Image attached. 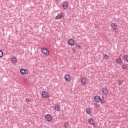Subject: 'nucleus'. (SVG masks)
Masks as SVG:
<instances>
[{"label": "nucleus", "mask_w": 128, "mask_h": 128, "mask_svg": "<svg viewBox=\"0 0 128 128\" xmlns=\"http://www.w3.org/2000/svg\"><path fill=\"white\" fill-rule=\"evenodd\" d=\"M62 8L64 10H66L67 8H68V2H64L62 4Z\"/></svg>", "instance_id": "nucleus-9"}, {"label": "nucleus", "mask_w": 128, "mask_h": 128, "mask_svg": "<svg viewBox=\"0 0 128 128\" xmlns=\"http://www.w3.org/2000/svg\"><path fill=\"white\" fill-rule=\"evenodd\" d=\"M12 62H13V64H16L17 61H16V58L14 57L13 58H12L11 60Z\"/></svg>", "instance_id": "nucleus-14"}, {"label": "nucleus", "mask_w": 128, "mask_h": 128, "mask_svg": "<svg viewBox=\"0 0 128 128\" xmlns=\"http://www.w3.org/2000/svg\"><path fill=\"white\" fill-rule=\"evenodd\" d=\"M41 52L44 54H45V56H48L50 54V52H48V50L46 49V48H41Z\"/></svg>", "instance_id": "nucleus-1"}, {"label": "nucleus", "mask_w": 128, "mask_h": 128, "mask_svg": "<svg viewBox=\"0 0 128 128\" xmlns=\"http://www.w3.org/2000/svg\"><path fill=\"white\" fill-rule=\"evenodd\" d=\"M55 110L57 112H60V106L58 105H56L55 106Z\"/></svg>", "instance_id": "nucleus-13"}, {"label": "nucleus", "mask_w": 128, "mask_h": 128, "mask_svg": "<svg viewBox=\"0 0 128 128\" xmlns=\"http://www.w3.org/2000/svg\"><path fill=\"white\" fill-rule=\"evenodd\" d=\"M75 42H76L74 39H70L68 41V44L69 46H74Z\"/></svg>", "instance_id": "nucleus-3"}, {"label": "nucleus", "mask_w": 128, "mask_h": 128, "mask_svg": "<svg viewBox=\"0 0 128 128\" xmlns=\"http://www.w3.org/2000/svg\"><path fill=\"white\" fill-rule=\"evenodd\" d=\"M118 84L119 86H122V82H121L120 80H119V81L118 82Z\"/></svg>", "instance_id": "nucleus-24"}, {"label": "nucleus", "mask_w": 128, "mask_h": 128, "mask_svg": "<svg viewBox=\"0 0 128 128\" xmlns=\"http://www.w3.org/2000/svg\"><path fill=\"white\" fill-rule=\"evenodd\" d=\"M2 56H4V52H2V50H0V58H2Z\"/></svg>", "instance_id": "nucleus-22"}, {"label": "nucleus", "mask_w": 128, "mask_h": 128, "mask_svg": "<svg viewBox=\"0 0 128 128\" xmlns=\"http://www.w3.org/2000/svg\"><path fill=\"white\" fill-rule=\"evenodd\" d=\"M60 18H62V16H56V20H60Z\"/></svg>", "instance_id": "nucleus-25"}, {"label": "nucleus", "mask_w": 128, "mask_h": 128, "mask_svg": "<svg viewBox=\"0 0 128 128\" xmlns=\"http://www.w3.org/2000/svg\"><path fill=\"white\" fill-rule=\"evenodd\" d=\"M124 59L125 62H128V55H125L124 56Z\"/></svg>", "instance_id": "nucleus-15"}, {"label": "nucleus", "mask_w": 128, "mask_h": 128, "mask_svg": "<svg viewBox=\"0 0 128 128\" xmlns=\"http://www.w3.org/2000/svg\"><path fill=\"white\" fill-rule=\"evenodd\" d=\"M64 126L66 128H68L70 126V124H68V122H66L64 124Z\"/></svg>", "instance_id": "nucleus-19"}, {"label": "nucleus", "mask_w": 128, "mask_h": 128, "mask_svg": "<svg viewBox=\"0 0 128 128\" xmlns=\"http://www.w3.org/2000/svg\"><path fill=\"white\" fill-rule=\"evenodd\" d=\"M100 98H102L100 96H96L94 98V100L96 102H100Z\"/></svg>", "instance_id": "nucleus-2"}, {"label": "nucleus", "mask_w": 128, "mask_h": 128, "mask_svg": "<svg viewBox=\"0 0 128 128\" xmlns=\"http://www.w3.org/2000/svg\"><path fill=\"white\" fill-rule=\"evenodd\" d=\"M20 72L22 74H28V70L24 68L20 70Z\"/></svg>", "instance_id": "nucleus-8"}, {"label": "nucleus", "mask_w": 128, "mask_h": 128, "mask_svg": "<svg viewBox=\"0 0 128 128\" xmlns=\"http://www.w3.org/2000/svg\"><path fill=\"white\" fill-rule=\"evenodd\" d=\"M56 16H64V13H60L58 14Z\"/></svg>", "instance_id": "nucleus-21"}, {"label": "nucleus", "mask_w": 128, "mask_h": 128, "mask_svg": "<svg viewBox=\"0 0 128 128\" xmlns=\"http://www.w3.org/2000/svg\"><path fill=\"white\" fill-rule=\"evenodd\" d=\"M110 26L113 30H116V24L112 23Z\"/></svg>", "instance_id": "nucleus-11"}, {"label": "nucleus", "mask_w": 128, "mask_h": 128, "mask_svg": "<svg viewBox=\"0 0 128 128\" xmlns=\"http://www.w3.org/2000/svg\"><path fill=\"white\" fill-rule=\"evenodd\" d=\"M42 98H49L48 93H47L46 92H43L42 94Z\"/></svg>", "instance_id": "nucleus-5"}, {"label": "nucleus", "mask_w": 128, "mask_h": 128, "mask_svg": "<svg viewBox=\"0 0 128 128\" xmlns=\"http://www.w3.org/2000/svg\"><path fill=\"white\" fill-rule=\"evenodd\" d=\"M96 103L95 104V105L96 106V108H98V106H96Z\"/></svg>", "instance_id": "nucleus-29"}, {"label": "nucleus", "mask_w": 128, "mask_h": 128, "mask_svg": "<svg viewBox=\"0 0 128 128\" xmlns=\"http://www.w3.org/2000/svg\"><path fill=\"white\" fill-rule=\"evenodd\" d=\"M122 68L124 70H126V68H128V66L124 63V64L122 66Z\"/></svg>", "instance_id": "nucleus-17"}, {"label": "nucleus", "mask_w": 128, "mask_h": 128, "mask_svg": "<svg viewBox=\"0 0 128 128\" xmlns=\"http://www.w3.org/2000/svg\"><path fill=\"white\" fill-rule=\"evenodd\" d=\"M81 82L82 84H86V78L85 77L82 78Z\"/></svg>", "instance_id": "nucleus-10"}, {"label": "nucleus", "mask_w": 128, "mask_h": 128, "mask_svg": "<svg viewBox=\"0 0 128 128\" xmlns=\"http://www.w3.org/2000/svg\"><path fill=\"white\" fill-rule=\"evenodd\" d=\"M72 50H73V52H76V50H74V48H72Z\"/></svg>", "instance_id": "nucleus-28"}, {"label": "nucleus", "mask_w": 128, "mask_h": 128, "mask_svg": "<svg viewBox=\"0 0 128 128\" xmlns=\"http://www.w3.org/2000/svg\"><path fill=\"white\" fill-rule=\"evenodd\" d=\"M64 80L66 82H70V80H72V78L70 77V76L68 75V74H66L64 76Z\"/></svg>", "instance_id": "nucleus-6"}, {"label": "nucleus", "mask_w": 128, "mask_h": 128, "mask_svg": "<svg viewBox=\"0 0 128 128\" xmlns=\"http://www.w3.org/2000/svg\"><path fill=\"white\" fill-rule=\"evenodd\" d=\"M88 123L90 124H94V119H92V118L89 119Z\"/></svg>", "instance_id": "nucleus-12"}, {"label": "nucleus", "mask_w": 128, "mask_h": 128, "mask_svg": "<svg viewBox=\"0 0 128 128\" xmlns=\"http://www.w3.org/2000/svg\"><path fill=\"white\" fill-rule=\"evenodd\" d=\"M104 56L105 60H108V58H110V57H108V56L106 54H105Z\"/></svg>", "instance_id": "nucleus-20"}, {"label": "nucleus", "mask_w": 128, "mask_h": 128, "mask_svg": "<svg viewBox=\"0 0 128 128\" xmlns=\"http://www.w3.org/2000/svg\"><path fill=\"white\" fill-rule=\"evenodd\" d=\"M116 62H117V64H122V59L120 58H117L116 60Z\"/></svg>", "instance_id": "nucleus-16"}, {"label": "nucleus", "mask_w": 128, "mask_h": 128, "mask_svg": "<svg viewBox=\"0 0 128 128\" xmlns=\"http://www.w3.org/2000/svg\"><path fill=\"white\" fill-rule=\"evenodd\" d=\"M52 116H50V114H46L45 116V120L47 121V122H50V120H52Z\"/></svg>", "instance_id": "nucleus-4"}, {"label": "nucleus", "mask_w": 128, "mask_h": 128, "mask_svg": "<svg viewBox=\"0 0 128 128\" xmlns=\"http://www.w3.org/2000/svg\"><path fill=\"white\" fill-rule=\"evenodd\" d=\"M90 108H88L86 110V114H90Z\"/></svg>", "instance_id": "nucleus-18"}, {"label": "nucleus", "mask_w": 128, "mask_h": 128, "mask_svg": "<svg viewBox=\"0 0 128 128\" xmlns=\"http://www.w3.org/2000/svg\"><path fill=\"white\" fill-rule=\"evenodd\" d=\"M100 102H101V104H104V102H106V100H104V98L103 99H102V98L100 99Z\"/></svg>", "instance_id": "nucleus-23"}, {"label": "nucleus", "mask_w": 128, "mask_h": 128, "mask_svg": "<svg viewBox=\"0 0 128 128\" xmlns=\"http://www.w3.org/2000/svg\"><path fill=\"white\" fill-rule=\"evenodd\" d=\"M102 92L104 96H108V91L106 88H103L102 89Z\"/></svg>", "instance_id": "nucleus-7"}, {"label": "nucleus", "mask_w": 128, "mask_h": 128, "mask_svg": "<svg viewBox=\"0 0 128 128\" xmlns=\"http://www.w3.org/2000/svg\"><path fill=\"white\" fill-rule=\"evenodd\" d=\"M76 46H77V48H80V44H76Z\"/></svg>", "instance_id": "nucleus-26"}, {"label": "nucleus", "mask_w": 128, "mask_h": 128, "mask_svg": "<svg viewBox=\"0 0 128 128\" xmlns=\"http://www.w3.org/2000/svg\"><path fill=\"white\" fill-rule=\"evenodd\" d=\"M26 102H30V98H27L26 99Z\"/></svg>", "instance_id": "nucleus-27"}]
</instances>
